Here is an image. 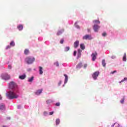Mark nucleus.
<instances>
[{"label": "nucleus", "instance_id": "obj_8", "mask_svg": "<svg viewBox=\"0 0 127 127\" xmlns=\"http://www.w3.org/2000/svg\"><path fill=\"white\" fill-rule=\"evenodd\" d=\"M99 28H100V26L98 25H94L93 26V29L95 32H98V30H99Z\"/></svg>", "mask_w": 127, "mask_h": 127}, {"label": "nucleus", "instance_id": "obj_18", "mask_svg": "<svg viewBox=\"0 0 127 127\" xmlns=\"http://www.w3.org/2000/svg\"><path fill=\"white\" fill-rule=\"evenodd\" d=\"M123 61L125 62L127 61V53L124 54V55L123 58Z\"/></svg>", "mask_w": 127, "mask_h": 127}, {"label": "nucleus", "instance_id": "obj_2", "mask_svg": "<svg viewBox=\"0 0 127 127\" xmlns=\"http://www.w3.org/2000/svg\"><path fill=\"white\" fill-rule=\"evenodd\" d=\"M25 61L27 64H32L35 61V59L33 57H27L25 59Z\"/></svg>", "mask_w": 127, "mask_h": 127}, {"label": "nucleus", "instance_id": "obj_29", "mask_svg": "<svg viewBox=\"0 0 127 127\" xmlns=\"http://www.w3.org/2000/svg\"><path fill=\"white\" fill-rule=\"evenodd\" d=\"M124 81H127V78L125 77L124 79L120 82V83H122V82H124Z\"/></svg>", "mask_w": 127, "mask_h": 127}, {"label": "nucleus", "instance_id": "obj_23", "mask_svg": "<svg viewBox=\"0 0 127 127\" xmlns=\"http://www.w3.org/2000/svg\"><path fill=\"white\" fill-rule=\"evenodd\" d=\"M10 46H12V47L14 46V45H15V44H14V42L11 41V42L10 43Z\"/></svg>", "mask_w": 127, "mask_h": 127}, {"label": "nucleus", "instance_id": "obj_5", "mask_svg": "<svg viewBox=\"0 0 127 127\" xmlns=\"http://www.w3.org/2000/svg\"><path fill=\"white\" fill-rule=\"evenodd\" d=\"M100 75V72L99 71H96L92 74V77L94 80H97L98 76Z\"/></svg>", "mask_w": 127, "mask_h": 127}, {"label": "nucleus", "instance_id": "obj_9", "mask_svg": "<svg viewBox=\"0 0 127 127\" xmlns=\"http://www.w3.org/2000/svg\"><path fill=\"white\" fill-rule=\"evenodd\" d=\"M42 91H43V89H42L38 90L35 92L36 95H37L38 96L40 95V94H41V93H42Z\"/></svg>", "mask_w": 127, "mask_h": 127}, {"label": "nucleus", "instance_id": "obj_19", "mask_svg": "<svg viewBox=\"0 0 127 127\" xmlns=\"http://www.w3.org/2000/svg\"><path fill=\"white\" fill-rule=\"evenodd\" d=\"M64 76L65 77L64 83H66L67 82H68V76H67L66 74H64Z\"/></svg>", "mask_w": 127, "mask_h": 127}, {"label": "nucleus", "instance_id": "obj_25", "mask_svg": "<svg viewBox=\"0 0 127 127\" xmlns=\"http://www.w3.org/2000/svg\"><path fill=\"white\" fill-rule=\"evenodd\" d=\"M69 50H70V47H66V48H65L64 51H65V52L69 51Z\"/></svg>", "mask_w": 127, "mask_h": 127}, {"label": "nucleus", "instance_id": "obj_26", "mask_svg": "<svg viewBox=\"0 0 127 127\" xmlns=\"http://www.w3.org/2000/svg\"><path fill=\"white\" fill-rule=\"evenodd\" d=\"M55 65H56L57 66V67L59 66V63H58V62H56L55 63Z\"/></svg>", "mask_w": 127, "mask_h": 127}, {"label": "nucleus", "instance_id": "obj_49", "mask_svg": "<svg viewBox=\"0 0 127 127\" xmlns=\"http://www.w3.org/2000/svg\"><path fill=\"white\" fill-rule=\"evenodd\" d=\"M2 127H6V126H3Z\"/></svg>", "mask_w": 127, "mask_h": 127}, {"label": "nucleus", "instance_id": "obj_36", "mask_svg": "<svg viewBox=\"0 0 127 127\" xmlns=\"http://www.w3.org/2000/svg\"><path fill=\"white\" fill-rule=\"evenodd\" d=\"M11 68H12V67H11V65H9L8 66V69H11Z\"/></svg>", "mask_w": 127, "mask_h": 127}, {"label": "nucleus", "instance_id": "obj_11", "mask_svg": "<svg viewBox=\"0 0 127 127\" xmlns=\"http://www.w3.org/2000/svg\"><path fill=\"white\" fill-rule=\"evenodd\" d=\"M39 69L40 75H42V74H43V70H43V68L42 66H39Z\"/></svg>", "mask_w": 127, "mask_h": 127}, {"label": "nucleus", "instance_id": "obj_27", "mask_svg": "<svg viewBox=\"0 0 127 127\" xmlns=\"http://www.w3.org/2000/svg\"><path fill=\"white\" fill-rule=\"evenodd\" d=\"M124 102H125V98H123V99L121 100V101H120V102H121L122 104H124Z\"/></svg>", "mask_w": 127, "mask_h": 127}, {"label": "nucleus", "instance_id": "obj_28", "mask_svg": "<svg viewBox=\"0 0 127 127\" xmlns=\"http://www.w3.org/2000/svg\"><path fill=\"white\" fill-rule=\"evenodd\" d=\"M64 43V39H62L61 40V41H60V43L61 44H63V43Z\"/></svg>", "mask_w": 127, "mask_h": 127}, {"label": "nucleus", "instance_id": "obj_30", "mask_svg": "<svg viewBox=\"0 0 127 127\" xmlns=\"http://www.w3.org/2000/svg\"><path fill=\"white\" fill-rule=\"evenodd\" d=\"M81 66H82V64H79L77 65V68H80V67H81Z\"/></svg>", "mask_w": 127, "mask_h": 127}, {"label": "nucleus", "instance_id": "obj_17", "mask_svg": "<svg viewBox=\"0 0 127 127\" xmlns=\"http://www.w3.org/2000/svg\"><path fill=\"white\" fill-rule=\"evenodd\" d=\"M5 109V106L3 104L0 105V110H4Z\"/></svg>", "mask_w": 127, "mask_h": 127}, {"label": "nucleus", "instance_id": "obj_3", "mask_svg": "<svg viewBox=\"0 0 127 127\" xmlns=\"http://www.w3.org/2000/svg\"><path fill=\"white\" fill-rule=\"evenodd\" d=\"M9 88L10 89H14V91H17V86L16 85V84H15V83H14L13 81L10 82Z\"/></svg>", "mask_w": 127, "mask_h": 127}, {"label": "nucleus", "instance_id": "obj_4", "mask_svg": "<svg viewBox=\"0 0 127 127\" xmlns=\"http://www.w3.org/2000/svg\"><path fill=\"white\" fill-rule=\"evenodd\" d=\"M83 39L84 40H87L88 39V40H91L93 39V38H92V36L91 35H85L83 37Z\"/></svg>", "mask_w": 127, "mask_h": 127}, {"label": "nucleus", "instance_id": "obj_42", "mask_svg": "<svg viewBox=\"0 0 127 127\" xmlns=\"http://www.w3.org/2000/svg\"><path fill=\"white\" fill-rule=\"evenodd\" d=\"M111 58H112V59H114V58H116V57H115V56H112V57H111Z\"/></svg>", "mask_w": 127, "mask_h": 127}, {"label": "nucleus", "instance_id": "obj_47", "mask_svg": "<svg viewBox=\"0 0 127 127\" xmlns=\"http://www.w3.org/2000/svg\"><path fill=\"white\" fill-rule=\"evenodd\" d=\"M2 99V98H1V96L0 95V100H1Z\"/></svg>", "mask_w": 127, "mask_h": 127}, {"label": "nucleus", "instance_id": "obj_20", "mask_svg": "<svg viewBox=\"0 0 127 127\" xmlns=\"http://www.w3.org/2000/svg\"><path fill=\"white\" fill-rule=\"evenodd\" d=\"M80 48L82 49V50H85V45L84 44H81L80 45Z\"/></svg>", "mask_w": 127, "mask_h": 127}, {"label": "nucleus", "instance_id": "obj_41", "mask_svg": "<svg viewBox=\"0 0 127 127\" xmlns=\"http://www.w3.org/2000/svg\"><path fill=\"white\" fill-rule=\"evenodd\" d=\"M62 83V82L61 81H59V86H60V85H61Z\"/></svg>", "mask_w": 127, "mask_h": 127}, {"label": "nucleus", "instance_id": "obj_24", "mask_svg": "<svg viewBox=\"0 0 127 127\" xmlns=\"http://www.w3.org/2000/svg\"><path fill=\"white\" fill-rule=\"evenodd\" d=\"M59 124H60V120L57 119L56 121V124L57 125H59Z\"/></svg>", "mask_w": 127, "mask_h": 127}, {"label": "nucleus", "instance_id": "obj_39", "mask_svg": "<svg viewBox=\"0 0 127 127\" xmlns=\"http://www.w3.org/2000/svg\"><path fill=\"white\" fill-rule=\"evenodd\" d=\"M93 22L97 23V22H98V20H95L93 21Z\"/></svg>", "mask_w": 127, "mask_h": 127}, {"label": "nucleus", "instance_id": "obj_33", "mask_svg": "<svg viewBox=\"0 0 127 127\" xmlns=\"http://www.w3.org/2000/svg\"><path fill=\"white\" fill-rule=\"evenodd\" d=\"M56 106L57 107H59V106H60V103L58 102V103H56Z\"/></svg>", "mask_w": 127, "mask_h": 127}, {"label": "nucleus", "instance_id": "obj_14", "mask_svg": "<svg viewBox=\"0 0 127 127\" xmlns=\"http://www.w3.org/2000/svg\"><path fill=\"white\" fill-rule=\"evenodd\" d=\"M63 32H64V29H62L61 31H59L57 33V35H61V34H62V33H63Z\"/></svg>", "mask_w": 127, "mask_h": 127}, {"label": "nucleus", "instance_id": "obj_1", "mask_svg": "<svg viewBox=\"0 0 127 127\" xmlns=\"http://www.w3.org/2000/svg\"><path fill=\"white\" fill-rule=\"evenodd\" d=\"M15 92L16 90L13 91H9L6 94V96L7 99L9 100H13V99H17L18 98V94H17Z\"/></svg>", "mask_w": 127, "mask_h": 127}, {"label": "nucleus", "instance_id": "obj_12", "mask_svg": "<svg viewBox=\"0 0 127 127\" xmlns=\"http://www.w3.org/2000/svg\"><path fill=\"white\" fill-rule=\"evenodd\" d=\"M81 53H82V50H81V49H78L77 52L78 58H80V57H81Z\"/></svg>", "mask_w": 127, "mask_h": 127}, {"label": "nucleus", "instance_id": "obj_37", "mask_svg": "<svg viewBox=\"0 0 127 127\" xmlns=\"http://www.w3.org/2000/svg\"><path fill=\"white\" fill-rule=\"evenodd\" d=\"M54 112H50V116H52V115L54 114Z\"/></svg>", "mask_w": 127, "mask_h": 127}, {"label": "nucleus", "instance_id": "obj_32", "mask_svg": "<svg viewBox=\"0 0 127 127\" xmlns=\"http://www.w3.org/2000/svg\"><path fill=\"white\" fill-rule=\"evenodd\" d=\"M75 26L77 28H80L79 25H77V23H75Z\"/></svg>", "mask_w": 127, "mask_h": 127}, {"label": "nucleus", "instance_id": "obj_45", "mask_svg": "<svg viewBox=\"0 0 127 127\" xmlns=\"http://www.w3.org/2000/svg\"><path fill=\"white\" fill-rule=\"evenodd\" d=\"M31 70V68H29V69H27V71H30Z\"/></svg>", "mask_w": 127, "mask_h": 127}, {"label": "nucleus", "instance_id": "obj_6", "mask_svg": "<svg viewBox=\"0 0 127 127\" xmlns=\"http://www.w3.org/2000/svg\"><path fill=\"white\" fill-rule=\"evenodd\" d=\"M2 78L4 80H9V79H10V76L7 73H5L2 75Z\"/></svg>", "mask_w": 127, "mask_h": 127}, {"label": "nucleus", "instance_id": "obj_34", "mask_svg": "<svg viewBox=\"0 0 127 127\" xmlns=\"http://www.w3.org/2000/svg\"><path fill=\"white\" fill-rule=\"evenodd\" d=\"M76 54H77V51H74V52H73L74 56H76Z\"/></svg>", "mask_w": 127, "mask_h": 127}, {"label": "nucleus", "instance_id": "obj_10", "mask_svg": "<svg viewBox=\"0 0 127 127\" xmlns=\"http://www.w3.org/2000/svg\"><path fill=\"white\" fill-rule=\"evenodd\" d=\"M79 46V41H76L74 43V48H77Z\"/></svg>", "mask_w": 127, "mask_h": 127}, {"label": "nucleus", "instance_id": "obj_35", "mask_svg": "<svg viewBox=\"0 0 127 127\" xmlns=\"http://www.w3.org/2000/svg\"><path fill=\"white\" fill-rule=\"evenodd\" d=\"M115 73H117V70H114L111 72V74H115Z\"/></svg>", "mask_w": 127, "mask_h": 127}, {"label": "nucleus", "instance_id": "obj_48", "mask_svg": "<svg viewBox=\"0 0 127 127\" xmlns=\"http://www.w3.org/2000/svg\"><path fill=\"white\" fill-rule=\"evenodd\" d=\"M98 23H101V22L99 21V20L97 21Z\"/></svg>", "mask_w": 127, "mask_h": 127}, {"label": "nucleus", "instance_id": "obj_13", "mask_svg": "<svg viewBox=\"0 0 127 127\" xmlns=\"http://www.w3.org/2000/svg\"><path fill=\"white\" fill-rule=\"evenodd\" d=\"M26 77V75H25V74H23L22 75H20L19 76V78L21 79V80H24V79H25Z\"/></svg>", "mask_w": 127, "mask_h": 127}, {"label": "nucleus", "instance_id": "obj_38", "mask_svg": "<svg viewBox=\"0 0 127 127\" xmlns=\"http://www.w3.org/2000/svg\"><path fill=\"white\" fill-rule=\"evenodd\" d=\"M9 48H10V46H7L6 48V49H9Z\"/></svg>", "mask_w": 127, "mask_h": 127}, {"label": "nucleus", "instance_id": "obj_7", "mask_svg": "<svg viewBox=\"0 0 127 127\" xmlns=\"http://www.w3.org/2000/svg\"><path fill=\"white\" fill-rule=\"evenodd\" d=\"M97 56H98V53H97V52L92 54L91 57H92V61H95L96 59H97Z\"/></svg>", "mask_w": 127, "mask_h": 127}, {"label": "nucleus", "instance_id": "obj_44", "mask_svg": "<svg viewBox=\"0 0 127 127\" xmlns=\"http://www.w3.org/2000/svg\"><path fill=\"white\" fill-rule=\"evenodd\" d=\"M87 64H84V68H87Z\"/></svg>", "mask_w": 127, "mask_h": 127}, {"label": "nucleus", "instance_id": "obj_43", "mask_svg": "<svg viewBox=\"0 0 127 127\" xmlns=\"http://www.w3.org/2000/svg\"><path fill=\"white\" fill-rule=\"evenodd\" d=\"M44 114L45 115V116L47 114V113L46 112H44Z\"/></svg>", "mask_w": 127, "mask_h": 127}, {"label": "nucleus", "instance_id": "obj_21", "mask_svg": "<svg viewBox=\"0 0 127 127\" xmlns=\"http://www.w3.org/2000/svg\"><path fill=\"white\" fill-rule=\"evenodd\" d=\"M102 64L103 67H106V62H105V60H102Z\"/></svg>", "mask_w": 127, "mask_h": 127}, {"label": "nucleus", "instance_id": "obj_46", "mask_svg": "<svg viewBox=\"0 0 127 127\" xmlns=\"http://www.w3.org/2000/svg\"><path fill=\"white\" fill-rule=\"evenodd\" d=\"M114 125H116V126H117V127H119V124H114Z\"/></svg>", "mask_w": 127, "mask_h": 127}, {"label": "nucleus", "instance_id": "obj_40", "mask_svg": "<svg viewBox=\"0 0 127 127\" xmlns=\"http://www.w3.org/2000/svg\"><path fill=\"white\" fill-rule=\"evenodd\" d=\"M87 31H88V32H91V29H87Z\"/></svg>", "mask_w": 127, "mask_h": 127}, {"label": "nucleus", "instance_id": "obj_15", "mask_svg": "<svg viewBox=\"0 0 127 127\" xmlns=\"http://www.w3.org/2000/svg\"><path fill=\"white\" fill-rule=\"evenodd\" d=\"M24 53L25 55H27L28 54H29V50L26 49L24 51Z\"/></svg>", "mask_w": 127, "mask_h": 127}, {"label": "nucleus", "instance_id": "obj_16", "mask_svg": "<svg viewBox=\"0 0 127 127\" xmlns=\"http://www.w3.org/2000/svg\"><path fill=\"white\" fill-rule=\"evenodd\" d=\"M18 29L19 30H22L23 29V25H19L17 27Z\"/></svg>", "mask_w": 127, "mask_h": 127}, {"label": "nucleus", "instance_id": "obj_22", "mask_svg": "<svg viewBox=\"0 0 127 127\" xmlns=\"http://www.w3.org/2000/svg\"><path fill=\"white\" fill-rule=\"evenodd\" d=\"M33 79H34V77L33 76H32L31 78H29L28 79V82H29L30 83H31V82L33 81Z\"/></svg>", "mask_w": 127, "mask_h": 127}, {"label": "nucleus", "instance_id": "obj_31", "mask_svg": "<svg viewBox=\"0 0 127 127\" xmlns=\"http://www.w3.org/2000/svg\"><path fill=\"white\" fill-rule=\"evenodd\" d=\"M102 36H107V33L106 32H104L103 34H102Z\"/></svg>", "mask_w": 127, "mask_h": 127}]
</instances>
